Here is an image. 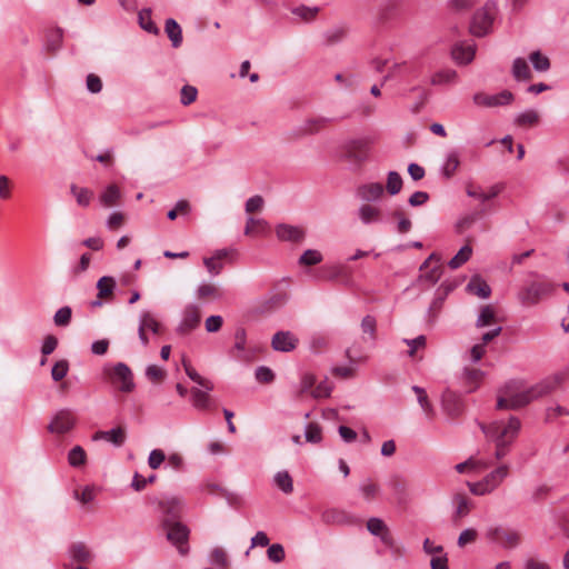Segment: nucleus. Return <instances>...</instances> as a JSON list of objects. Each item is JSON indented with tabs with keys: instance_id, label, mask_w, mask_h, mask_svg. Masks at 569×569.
Here are the masks:
<instances>
[{
	"instance_id": "obj_34",
	"label": "nucleus",
	"mask_w": 569,
	"mask_h": 569,
	"mask_svg": "<svg viewBox=\"0 0 569 569\" xmlns=\"http://www.w3.org/2000/svg\"><path fill=\"white\" fill-rule=\"evenodd\" d=\"M512 74L518 81L530 80L531 71L527 61L522 58H517L512 64Z\"/></svg>"
},
{
	"instance_id": "obj_54",
	"label": "nucleus",
	"mask_w": 569,
	"mask_h": 569,
	"mask_svg": "<svg viewBox=\"0 0 569 569\" xmlns=\"http://www.w3.org/2000/svg\"><path fill=\"white\" fill-rule=\"evenodd\" d=\"M331 390V385L327 379H325L320 381L318 385H315L313 390L311 391V397L313 399L327 398L330 396Z\"/></svg>"
},
{
	"instance_id": "obj_18",
	"label": "nucleus",
	"mask_w": 569,
	"mask_h": 569,
	"mask_svg": "<svg viewBox=\"0 0 569 569\" xmlns=\"http://www.w3.org/2000/svg\"><path fill=\"white\" fill-rule=\"evenodd\" d=\"M276 233L282 241L300 242L305 237V231L301 228L286 223L278 224Z\"/></svg>"
},
{
	"instance_id": "obj_12",
	"label": "nucleus",
	"mask_w": 569,
	"mask_h": 569,
	"mask_svg": "<svg viewBox=\"0 0 569 569\" xmlns=\"http://www.w3.org/2000/svg\"><path fill=\"white\" fill-rule=\"evenodd\" d=\"M76 423L73 413L68 409H62L57 412L52 421L48 426V430L52 433H66L70 431Z\"/></svg>"
},
{
	"instance_id": "obj_20",
	"label": "nucleus",
	"mask_w": 569,
	"mask_h": 569,
	"mask_svg": "<svg viewBox=\"0 0 569 569\" xmlns=\"http://www.w3.org/2000/svg\"><path fill=\"white\" fill-rule=\"evenodd\" d=\"M476 52L475 44L458 43L452 49V58L456 62L467 64L472 61Z\"/></svg>"
},
{
	"instance_id": "obj_32",
	"label": "nucleus",
	"mask_w": 569,
	"mask_h": 569,
	"mask_svg": "<svg viewBox=\"0 0 569 569\" xmlns=\"http://www.w3.org/2000/svg\"><path fill=\"white\" fill-rule=\"evenodd\" d=\"M182 365L187 376L194 381L197 385L201 386L203 389L211 391L213 389V383L210 380L202 378L194 368L186 360H182Z\"/></svg>"
},
{
	"instance_id": "obj_1",
	"label": "nucleus",
	"mask_w": 569,
	"mask_h": 569,
	"mask_svg": "<svg viewBox=\"0 0 569 569\" xmlns=\"http://www.w3.org/2000/svg\"><path fill=\"white\" fill-rule=\"evenodd\" d=\"M561 382L559 376H552L543 379L527 390L513 392L516 389V382L506 385L502 395L498 397L497 408L498 409H519L527 406L531 401L549 395L556 390Z\"/></svg>"
},
{
	"instance_id": "obj_4",
	"label": "nucleus",
	"mask_w": 569,
	"mask_h": 569,
	"mask_svg": "<svg viewBox=\"0 0 569 569\" xmlns=\"http://www.w3.org/2000/svg\"><path fill=\"white\" fill-rule=\"evenodd\" d=\"M162 527L166 530L167 539L177 547L181 556H186L189 552L188 539L189 529L187 526L179 521H172L169 518L164 519Z\"/></svg>"
},
{
	"instance_id": "obj_40",
	"label": "nucleus",
	"mask_w": 569,
	"mask_h": 569,
	"mask_svg": "<svg viewBox=\"0 0 569 569\" xmlns=\"http://www.w3.org/2000/svg\"><path fill=\"white\" fill-rule=\"evenodd\" d=\"M70 556L76 562L82 563L90 560V552L87 546L82 542L72 545L70 548Z\"/></svg>"
},
{
	"instance_id": "obj_23",
	"label": "nucleus",
	"mask_w": 569,
	"mask_h": 569,
	"mask_svg": "<svg viewBox=\"0 0 569 569\" xmlns=\"http://www.w3.org/2000/svg\"><path fill=\"white\" fill-rule=\"evenodd\" d=\"M246 331L243 328H239L234 332V346L233 350H236L238 353L234 355V357L241 361H250L251 356L246 351Z\"/></svg>"
},
{
	"instance_id": "obj_44",
	"label": "nucleus",
	"mask_w": 569,
	"mask_h": 569,
	"mask_svg": "<svg viewBox=\"0 0 569 569\" xmlns=\"http://www.w3.org/2000/svg\"><path fill=\"white\" fill-rule=\"evenodd\" d=\"M529 60L532 63L536 71L545 72L550 68L549 58L541 54L540 51H533L529 56Z\"/></svg>"
},
{
	"instance_id": "obj_17",
	"label": "nucleus",
	"mask_w": 569,
	"mask_h": 569,
	"mask_svg": "<svg viewBox=\"0 0 569 569\" xmlns=\"http://www.w3.org/2000/svg\"><path fill=\"white\" fill-rule=\"evenodd\" d=\"M321 521L326 525L343 526L353 523L355 519L345 510L330 508L322 511Z\"/></svg>"
},
{
	"instance_id": "obj_38",
	"label": "nucleus",
	"mask_w": 569,
	"mask_h": 569,
	"mask_svg": "<svg viewBox=\"0 0 569 569\" xmlns=\"http://www.w3.org/2000/svg\"><path fill=\"white\" fill-rule=\"evenodd\" d=\"M496 321V312L492 306L487 305L481 308L480 313L477 318L476 326L478 328H483L492 325Z\"/></svg>"
},
{
	"instance_id": "obj_43",
	"label": "nucleus",
	"mask_w": 569,
	"mask_h": 569,
	"mask_svg": "<svg viewBox=\"0 0 569 569\" xmlns=\"http://www.w3.org/2000/svg\"><path fill=\"white\" fill-rule=\"evenodd\" d=\"M274 482L277 487L287 495L293 491L292 478L287 471H279L274 476Z\"/></svg>"
},
{
	"instance_id": "obj_19",
	"label": "nucleus",
	"mask_w": 569,
	"mask_h": 569,
	"mask_svg": "<svg viewBox=\"0 0 569 569\" xmlns=\"http://www.w3.org/2000/svg\"><path fill=\"white\" fill-rule=\"evenodd\" d=\"M357 194L363 201H376L382 197L383 186L379 182L366 183L357 189Z\"/></svg>"
},
{
	"instance_id": "obj_56",
	"label": "nucleus",
	"mask_w": 569,
	"mask_h": 569,
	"mask_svg": "<svg viewBox=\"0 0 569 569\" xmlns=\"http://www.w3.org/2000/svg\"><path fill=\"white\" fill-rule=\"evenodd\" d=\"M71 308L70 307H62L60 308L53 317L54 325L58 327H66L71 321Z\"/></svg>"
},
{
	"instance_id": "obj_31",
	"label": "nucleus",
	"mask_w": 569,
	"mask_h": 569,
	"mask_svg": "<svg viewBox=\"0 0 569 569\" xmlns=\"http://www.w3.org/2000/svg\"><path fill=\"white\" fill-rule=\"evenodd\" d=\"M539 112L533 109L519 113L515 119L516 124L519 127H535L539 123Z\"/></svg>"
},
{
	"instance_id": "obj_14",
	"label": "nucleus",
	"mask_w": 569,
	"mask_h": 569,
	"mask_svg": "<svg viewBox=\"0 0 569 569\" xmlns=\"http://www.w3.org/2000/svg\"><path fill=\"white\" fill-rule=\"evenodd\" d=\"M148 330L154 335H158L160 332V323L151 312L143 311L140 315L138 328L139 339L143 346H147L149 343V339L147 336Z\"/></svg>"
},
{
	"instance_id": "obj_3",
	"label": "nucleus",
	"mask_w": 569,
	"mask_h": 569,
	"mask_svg": "<svg viewBox=\"0 0 569 569\" xmlns=\"http://www.w3.org/2000/svg\"><path fill=\"white\" fill-rule=\"evenodd\" d=\"M555 288L556 286L547 279L532 281L519 291L518 299L525 306H533L543 297L551 295Z\"/></svg>"
},
{
	"instance_id": "obj_58",
	"label": "nucleus",
	"mask_w": 569,
	"mask_h": 569,
	"mask_svg": "<svg viewBox=\"0 0 569 569\" xmlns=\"http://www.w3.org/2000/svg\"><path fill=\"white\" fill-rule=\"evenodd\" d=\"M321 260L322 256L319 251L309 249L301 254L299 262L306 266H313L319 263Z\"/></svg>"
},
{
	"instance_id": "obj_42",
	"label": "nucleus",
	"mask_w": 569,
	"mask_h": 569,
	"mask_svg": "<svg viewBox=\"0 0 569 569\" xmlns=\"http://www.w3.org/2000/svg\"><path fill=\"white\" fill-rule=\"evenodd\" d=\"M120 190L116 184H110L100 196V201L106 207H111L120 199Z\"/></svg>"
},
{
	"instance_id": "obj_55",
	"label": "nucleus",
	"mask_w": 569,
	"mask_h": 569,
	"mask_svg": "<svg viewBox=\"0 0 569 569\" xmlns=\"http://www.w3.org/2000/svg\"><path fill=\"white\" fill-rule=\"evenodd\" d=\"M69 371V362L67 360L57 361L51 369V377L54 381L62 380Z\"/></svg>"
},
{
	"instance_id": "obj_53",
	"label": "nucleus",
	"mask_w": 569,
	"mask_h": 569,
	"mask_svg": "<svg viewBox=\"0 0 569 569\" xmlns=\"http://www.w3.org/2000/svg\"><path fill=\"white\" fill-rule=\"evenodd\" d=\"M197 96H198L197 88L193 86L186 84L182 87V89L180 91V102L183 106H189L196 101Z\"/></svg>"
},
{
	"instance_id": "obj_62",
	"label": "nucleus",
	"mask_w": 569,
	"mask_h": 569,
	"mask_svg": "<svg viewBox=\"0 0 569 569\" xmlns=\"http://www.w3.org/2000/svg\"><path fill=\"white\" fill-rule=\"evenodd\" d=\"M360 491L363 498L370 501L377 497L379 492V486L372 481H367L360 486Z\"/></svg>"
},
{
	"instance_id": "obj_48",
	"label": "nucleus",
	"mask_w": 569,
	"mask_h": 569,
	"mask_svg": "<svg viewBox=\"0 0 569 569\" xmlns=\"http://www.w3.org/2000/svg\"><path fill=\"white\" fill-rule=\"evenodd\" d=\"M386 188L391 196H395L400 192L402 188V178L398 172L390 171L388 173Z\"/></svg>"
},
{
	"instance_id": "obj_47",
	"label": "nucleus",
	"mask_w": 569,
	"mask_h": 569,
	"mask_svg": "<svg viewBox=\"0 0 569 569\" xmlns=\"http://www.w3.org/2000/svg\"><path fill=\"white\" fill-rule=\"evenodd\" d=\"M457 502L456 512L453 519H461L466 517L471 510V502L462 495H457L455 498Z\"/></svg>"
},
{
	"instance_id": "obj_30",
	"label": "nucleus",
	"mask_w": 569,
	"mask_h": 569,
	"mask_svg": "<svg viewBox=\"0 0 569 569\" xmlns=\"http://www.w3.org/2000/svg\"><path fill=\"white\" fill-rule=\"evenodd\" d=\"M63 42V30L54 28L47 33L46 49L50 52H57Z\"/></svg>"
},
{
	"instance_id": "obj_24",
	"label": "nucleus",
	"mask_w": 569,
	"mask_h": 569,
	"mask_svg": "<svg viewBox=\"0 0 569 569\" xmlns=\"http://www.w3.org/2000/svg\"><path fill=\"white\" fill-rule=\"evenodd\" d=\"M502 190L500 184H495L489 188V190L482 191L479 187L469 186L467 188V194L471 198L479 199L481 201H488L495 197H497Z\"/></svg>"
},
{
	"instance_id": "obj_9",
	"label": "nucleus",
	"mask_w": 569,
	"mask_h": 569,
	"mask_svg": "<svg viewBox=\"0 0 569 569\" xmlns=\"http://www.w3.org/2000/svg\"><path fill=\"white\" fill-rule=\"evenodd\" d=\"M421 274L419 282L426 283L428 287L436 284L441 278L442 268L436 254L432 253L420 267Z\"/></svg>"
},
{
	"instance_id": "obj_45",
	"label": "nucleus",
	"mask_w": 569,
	"mask_h": 569,
	"mask_svg": "<svg viewBox=\"0 0 569 569\" xmlns=\"http://www.w3.org/2000/svg\"><path fill=\"white\" fill-rule=\"evenodd\" d=\"M457 80V72L452 69L440 70L431 78L432 84L452 83Z\"/></svg>"
},
{
	"instance_id": "obj_33",
	"label": "nucleus",
	"mask_w": 569,
	"mask_h": 569,
	"mask_svg": "<svg viewBox=\"0 0 569 569\" xmlns=\"http://www.w3.org/2000/svg\"><path fill=\"white\" fill-rule=\"evenodd\" d=\"M208 390H201L198 388L191 389V402L194 408L199 410H203L209 408L210 406V397H209Z\"/></svg>"
},
{
	"instance_id": "obj_37",
	"label": "nucleus",
	"mask_w": 569,
	"mask_h": 569,
	"mask_svg": "<svg viewBox=\"0 0 569 569\" xmlns=\"http://www.w3.org/2000/svg\"><path fill=\"white\" fill-rule=\"evenodd\" d=\"M138 19H139V24L143 30H146L147 32L152 33V34H158L159 29L156 26V23L152 21L150 9H142L138 14Z\"/></svg>"
},
{
	"instance_id": "obj_7",
	"label": "nucleus",
	"mask_w": 569,
	"mask_h": 569,
	"mask_svg": "<svg viewBox=\"0 0 569 569\" xmlns=\"http://www.w3.org/2000/svg\"><path fill=\"white\" fill-rule=\"evenodd\" d=\"M373 144L370 138H361L351 140L346 146L347 158L355 163H362L369 159V154Z\"/></svg>"
},
{
	"instance_id": "obj_46",
	"label": "nucleus",
	"mask_w": 569,
	"mask_h": 569,
	"mask_svg": "<svg viewBox=\"0 0 569 569\" xmlns=\"http://www.w3.org/2000/svg\"><path fill=\"white\" fill-rule=\"evenodd\" d=\"M412 391L417 395L418 402L421 406L422 410L428 416H430V417L433 416V407L428 399V395H427L426 390L419 386H413Z\"/></svg>"
},
{
	"instance_id": "obj_63",
	"label": "nucleus",
	"mask_w": 569,
	"mask_h": 569,
	"mask_svg": "<svg viewBox=\"0 0 569 569\" xmlns=\"http://www.w3.org/2000/svg\"><path fill=\"white\" fill-rule=\"evenodd\" d=\"M166 460V455L160 449H153L148 458V465L151 469H158L162 462Z\"/></svg>"
},
{
	"instance_id": "obj_10",
	"label": "nucleus",
	"mask_w": 569,
	"mask_h": 569,
	"mask_svg": "<svg viewBox=\"0 0 569 569\" xmlns=\"http://www.w3.org/2000/svg\"><path fill=\"white\" fill-rule=\"evenodd\" d=\"M491 541L499 542L503 548H515L520 543V533L501 527L489 528L486 533Z\"/></svg>"
},
{
	"instance_id": "obj_39",
	"label": "nucleus",
	"mask_w": 569,
	"mask_h": 569,
	"mask_svg": "<svg viewBox=\"0 0 569 569\" xmlns=\"http://www.w3.org/2000/svg\"><path fill=\"white\" fill-rule=\"evenodd\" d=\"M472 254V248L469 244L463 246L456 256L451 258V260L448 262V266L451 269H457L461 267L463 263H466Z\"/></svg>"
},
{
	"instance_id": "obj_28",
	"label": "nucleus",
	"mask_w": 569,
	"mask_h": 569,
	"mask_svg": "<svg viewBox=\"0 0 569 569\" xmlns=\"http://www.w3.org/2000/svg\"><path fill=\"white\" fill-rule=\"evenodd\" d=\"M359 218L365 224L379 222L381 220V210L371 204H362L359 208Z\"/></svg>"
},
{
	"instance_id": "obj_52",
	"label": "nucleus",
	"mask_w": 569,
	"mask_h": 569,
	"mask_svg": "<svg viewBox=\"0 0 569 569\" xmlns=\"http://www.w3.org/2000/svg\"><path fill=\"white\" fill-rule=\"evenodd\" d=\"M68 461L72 467H80L86 462V452L80 446L69 451Z\"/></svg>"
},
{
	"instance_id": "obj_15",
	"label": "nucleus",
	"mask_w": 569,
	"mask_h": 569,
	"mask_svg": "<svg viewBox=\"0 0 569 569\" xmlns=\"http://www.w3.org/2000/svg\"><path fill=\"white\" fill-rule=\"evenodd\" d=\"M298 341L290 331H278L272 337L271 346L276 351L290 352L297 348Z\"/></svg>"
},
{
	"instance_id": "obj_60",
	"label": "nucleus",
	"mask_w": 569,
	"mask_h": 569,
	"mask_svg": "<svg viewBox=\"0 0 569 569\" xmlns=\"http://www.w3.org/2000/svg\"><path fill=\"white\" fill-rule=\"evenodd\" d=\"M467 485L470 492L476 496H485L492 492V489L489 487L485 479L477 482H468Z\"/></svg>"
},
{
	"instance_id": "obj_13",
	"label": "nucleus",
	"mask_w": 569,
	"mask_h": 569,
	"mask_svg": "<svg viewBox=\"0 0 569 569\" xmlns=\"http://www.w3.org/2000/svg\"><path fill=\"white\" fill-rule=\"evenodd\" d=\"M328 122L329 119L322 117L308 118L292 131V137L302 138L306 136L316 134L325 129Z\"/></svg>"
},
{
	"instance_id": "obj_49",
	"label": "nucleus",
	"mask_w": 569,
	"mask_h": 569,
	"mask_svg": "<svg viewBox=\"0 0 569 569\" xmlns=\"http://www.w3.org/2000/svg\"><path fill=\"white\" fill-rule=\"evenodd\" d=\"M71 192L76 197L79 206L87 207L89 206L92 192L87 188H79L76 184L71 186Z\"/></svg>"
},
{
	"instance_id": "obj_61",
	"label": "nucleus",
	"mask_w": 569,
	"mask_h": 569,
	"mask_svg": "<svg viewBox=\"0 0 569 569\" xmlns=\"http://www.w3.org/2000/svg\"><path fill=\"white\" fill-rule=\"evenodd\" d=\"M409 347L408 355L410 357H415L418 349H423L426 347L427 339L425 336H418L415 339H405L403 340Z\"/></svg>"
},
{
	"instance_id": "obj_11",
	"label": "nucleus",
	"mask_w": 569,
	"mask_h": 569,
	"mask_svg": "<svg viewBox=\"0 0 569 569\" xmlns=\"http://www.w3.org/2000/svg\"><path fill=\"white\" fill-rule=\"evenodd\" d=\"M367 530L372 536L378 537L386 547L397 549L391 531L382 519L377 517L369 518L367 521Z\"/></svg>"
},
{
	"instance_id": "obj_8",
	"label": "nucleus",
	"mask_w": 569,
	"mask_h": 569,
	"mask_svg": "<svg viewBox=\"0 0 569 569\" xmlns=\"http://www.w3.org/2000/svg\"><path fill=\"white\" fill-rule=\"evenodd\" d=\"M472 99L477 106L492 108L510 104L513 101V94L509 90H502L501 92L491 96L485 92H477L473 94Z\"/></svg>"
},
{
	"instance_id": "obj_57",
	"label": "nucleus",
	"mask_w": 569,
	"mask_h": 569,
	"mask_svg": "<svg viewBox=\"0 0 569 569\" xmlns=\"http://www.w3.org/2000/svg\"><path fill=\"white\" fill-rule=\"evenodd\" d=\"M305 437L308 442L319 443L322 440L321 428L317 423H309L306 427Z\"/></svg>"
},
{
	"instance_id": "obj_36",
	"label": "nucleus",
	"mask_w": 569,
	"mask_h": 569,
	"mask_svg": "<svg viewBox=\"0 0 569 569\" xmlns=\"http://www.w3.org/2000/svg\"><path fill=\"white\" fill-rule=\"evenodd\" d=\"M460 164L459 154L457 151H450L447 154L446 161L442 167V173L446 178H451Z\"/></svg>"
},
{
	"instance_id": "obj_2",
	"label": "nucleus",
	"mask_w": 569,
	"mask_h": 569,
	"mask_svg": "<svg viewBox=\"0 0 569 569\" xmlns=\"http://www.w3.org/2000/svg\"><path fill=\"white\" fill-rule=\"evenodd\" d=\"M486 437L496 442L502 441L511 443L520 429V421L516 417H510L508 421H493L490 425H480Z\"/></svg>"
},
{
	"instance_id": "obj_51",
	"label": "nucleus",
	"mask_w": 569,
	"mask_h": 569,
	"mask_svg": "<svg viewBox=\"0 0 569 569\" xmlns=\"http://www.w3.org/2000/svg\"><path fill=\"white\" fill-rule=\"evenodd\" d=\"M181 501L177 498H170L160 502L161 510L168 516L176 518L180 511Z\"/></svg>"
},
{
	"instance_id": "obj_35",
	"label": "nucleus",
	"mask_w": 569,
	"mask_h": 569,
	"mask_svg": "<svg viewBox=\"0 0 569 569\" xmlns=\"http://www.w3.org/2000/svg\"><path fill=\"white\" fill-rule=\"evenodd\" d=\"M267 229H268V223L266 220L249 217L247 219L244 234L246 236H256L259 233H263Z\"/></svg>"
},
{
	"instance_id": "obj_21",
	"label": "nucleus",
	"mask_w": 569,
	"mask_h": 569,
	"mask_svg": "<svg viewBox=\"0 0 569 569\" xmlns=\"http://www.w3.org/2000/svg\"><path fill=\"white\" fill-rule=\"evenodd\" d=\"M93 440H106L117 447H120L126 440V431L121 427H117L108 431H98L93 435Z\"/></svg>"
},
{
	"instance_id": "obj_26",
	"label": "nucleus",
	"mask_w": 569,
	"mask_h": 569,
	"mask_svg": "<svg viewBox=\"0 0 569 569\" xmlns=\"http://www.w3.org/2000/svg\"><path fill=\"white\" fill-rule=\"evenodd\" d=\"M116 280L112 277L103 276L97 282L98 298L110 300L113 297Z\"/></svg>"
},
{
	"instance_id": "obj_6",
	"label": "nucleus",
	"mask_w": 569,
	"mask_h": 569,
	"mask_svg": "<svg viewBox=\"0 0 569 569\" xmlns=\"http://www.w3.org/2000/svg\"><path fill=\"white\" fill-rule=\"evenodd\" d=\"M496 8L493 3H487L481 10L477 11L470 24V31L477 37L487 34L491 28Z\"/></svg>"
},
{
	"instance_id": "obj_59",
	"label": "nucleus",
	"mask_w": 569,
	"mask_h": 569,
	"mask_svg": "<svg viewBox=\"0 0 569 569\" xmlns=\"http://www.w3.org/2000/svg\"><path fill=\"white\" fill-rule=\"evenodd\" d=\"M268 559L272 562L279 563L284 559V549L280 543H273L268 548Z\"/></svg>"
},
{
	"instance_id": "obj_22",
	"label": "nucleus",
	"mask_w": 569,
	"mask_h": 569,
	"mask_svg": "<svg viewBox=\"0 0 569 569\" xmlns=\"http://www.w3.org/2000/svg\"><path fill=\"white\" fill-rule=\"evenodd\" d=\"M510 468L508 465L503 463L498 466L495 470L489 472L483 479L489 485V487L492 489H497L503 480L509 476Z\"/></svg>"
},
{
	"instance_id": "obj_16",
	"label": "nucleus",
	"mask_w": 569,
	"mask_h": 569,
	"mask_svg": "<svg viewBox=\"0 0 569 569\" xmlns=\"http://www.w3.org/2000/svg\"><path fill=\"white\" fill-rule=\"evenodd\" d=\"M201 320V313L199 307L190 305L186 307L183 318L178 327L180 333H189L196 329Z\"/></svg>"
},
{
	"instance_id": "obj_25",
	"label": "nucleus",
	"mask_w": 569,
	"mask_h": 569,
	"mask_svg": "<svg viewBox=\"0 0 569 569\" xmlns=\"http://www.w3.org/2000/svg\"><path fill=\"white\" fill-rule=\"evenodd\" d=\"M467 290L482 299H487L491 295L489 284L478 276L471 278L467 284Z\"/></svg>"
},
{
	"instance_id": "obj_27",
	"label": "nucleus",
	"mask_w": 569,
	"mask_h": 569,
	"mask_svg": "<svg viewBox=\"0 0 569 569\" xmlns=\"http://www.w3.org/2000/svg\"><path fill=\"white\" fill-rule=\"evenodd\" d=\"M316 381L317 380H316L315 375H312L310 372H305L301 376L300 382H299L298 388L296 390V395H295L296 399L301 400L308 393L311 396V391L313 390Z\"/></svg>"
},
{
	"instance_id": "obj_5",
	"label": "nucleus",
	"mask_w": 569,
	"mask_h": 569,
	"mask_svg": "<svg viewBox=\"0 0 569 569\" xmlns=\"http://www.w3.org/2000/svg\"><path fill=\"white\" fill-rule=\"evenodd\" d=\"M104 372L110 381L118 386L121 391L130 392L133 390L132 372L126 363L119 362L112 368H106Z\"/></svg>"
},
{
	"instance_id": "obj_41",
	"label": "nucleus",
	"mask_w": 569,
	"mask_h": 569,
	"mask_svg": "<svg viewBox=\"0 0 569 569\" xmlns=\"http://www.w3.org/2000/svg\"><path fill=\"white\" fill-rule=\"evenodd\" d=\"M197 298L201 300L218 299L220 298V291L213 283H201L197 289Z\"/></svg>"
},
{
	"instance_id": "obj_29",
	"label": "nucleus",
	"mask_w": 569,
	"mask_h": 569,
	"mask_svg": "<svg viewBox=\"0 0 569 569\" xmlns=\"http://www.w3.org/2000/svg\"><path fill=\"white\" fill-rule=\"evenodd\" d=\"M166 33L170 39L172 47L178 48L182 42V31L177 21L172 18L166 20Z\"/></svg>"
},
{
	"instance_id": "obj_50",
	"label": "nucleus",
	"mask_w": 569,
	"mask_h": 569,
	"mask_svg": "<svg viewBox=\"0 0 569 569\" xmlns=\"http://www.w3.org/2000/svg\"><path fill=\"white\" fill-rule=\"evenodd\" d=\"M483 372L479 369H468L466 368L463 371V379L467 383H470L471 387L468 389L469 392H472L478 387V383L482 379Z\"/></svg>"
},
{
	"instance_id": "obj_64",
	"label": "nucleus",
	"mask_w": 569,
	"mask_h": 569,
	"mask_svg": "<svg viewBox=\"0 0 569 569\" xmlns=\"http://www.w3.org/2000/svg\"><path fill=\"white\" fill-rule=\"evenodd\" d=\"M146 376L153 382H160L164 379L166 371L156 365H150L147 367Z\"/></svg>"
}]
</instances>
